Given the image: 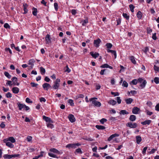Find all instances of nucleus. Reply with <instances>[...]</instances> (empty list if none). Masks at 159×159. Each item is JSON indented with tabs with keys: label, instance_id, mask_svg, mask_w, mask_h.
Segmentation results:
<instances>
[{
	"label": "nucleus",
	"instance_id": "nucleus-1",
	"mask_svg": "<svg viewBox=\"0 0 159 159\" xmlns=\"http://www.w3.org/2000/svg\"><path fill=\"white\" fill-rule=\"evenodd\" d=\"M95 99H97L96 98H89V101H92L93 104H94V106L98 107H100L101 106V104L99 101L97 100H94Z\"/></svg>",
	"mask_w": 159,
	"mask_h": 159
},
{
	"label": "nucleus",
	"instance_id": "nucleus-2",
	"mask_svg": "<svg viewBox=\"0 0 159 159\" xmlns=\"http://www.w3.org/2000/svg\"><path fill=\"white\" fill-rule=\"evenodd\" d=\"M81 145V144L80 143H71L67 144V145L66 146V147L67 148H77V146H80Z\"/></svg>",
	"mask_w": 159,
	"mask_h": 159
},
{
	"label": "nucleus",
	"instance_id": "nucleus-3",
	"mask_svg": "<svg viewBox=\"0 0 159 159\" xmlns=\"http://www.w3.org/2000/svg\"><path fill=\"white\" fill-rule=\"evenodd\" d=\"M60 80L59 79L57 78L54 82V84L52 86L53 89H58L60 86Z\"/></svg>",
	"mask_w": 159,
	"mask_h": 159
},
{
	"label": "nucleus",
	"instance_id": "nucleus-4",
	"mask_svg": "<svg viewBox=\"0 0 159 159\" xmlns=\"http://www.w3.org/2000/svg\"><path fill=\"white\" fill-rule=\"evenodd\" d=\"M126 125L130 128H135L138 126V124L136 123H132L130 122L127 123Z\"/></svg>",
	"mask_w": 159,
	"mask_h": 159
},
{
	"label": "nucleus",
	"instance_id": "nucleus-5",
	"mask_svg": "<svg viewBox=\"0 0 159 159\" xmlns=\"http://www.w3.org/2000/svg\"><path fill=\"white\" fill-rule=\"evenodd\" d=\"M143 80V79L142 78H139L138 80L136 79H134L131 82L133 84L135 85L138 84V83H141Z\"/></svg>",
	"mask_w": 159,
	"mask_h": 159
},
{
	"label": "nucleus",
	"instance_id": "nucleus-6",
	"mask_svg": "<svg viewBox=\"0 0 159 159\" xmlns=\"http://www.w3.org/2000/svg\"><path fill=\"white\" fill-rule=\"evenodd\" d=\"M102 41L99 38L97 39L96 40H94L93 42L94 46L98 48L99 46V44Z\"/></svg>",
	"mask_w": 159,
	"mask_h": 159
},
{
	"label": "nucleus",
	"instance_id": "nucleus-7",
	"mask_svg": "<svg viewBox=\"0 0 159 159\" xmlns=\"http://www.w3.org/2000/svg\"><path fill=\"white\" fill-rule=\"evenodd\" d=\"M19 154L8 155L5 154L3 157L4 158L11 159L12 157H15L18 156Z\"/></svg>",
	"mask_w": 159,
	"mask_h": 159
},
{
	"label": "nucleus",
	"instance_id": "nucleus-8",
	"mask_svg": "<svg viewBox=\"0 0 159 159\" xmlns=\"http://www.w3.org/2000/svg\"><path fill=\"white\" fill-rule=\"evenodd\" d=\"M140 110V109L138 107H134L132 108V113L133 114H138Z\"/></svg>",
	"mask_w": 159,
	"mask_h": 159
},
{
	"label": "nucleus",
	"instance_id": "nucleus-9",
	"mask_svg": "<svg viewBox=\"0 0 159 159\" xmlns=\"http://www.w3.org/2000/svg\"><path fill=\"white\" fill-rule=\"evenodd\" d=\"M3 142L6 143V145L9 147L12 148L14 146L10 142L8 141L7 139H4Z\"/></svg>",
	"mask_w": 159,
	"mask_h": 159
},
{
	"label": "nucleus",
	"instance_id": "nucleus-10",
	"mask_svg": "<svg viewBox=\"0 0 159 159\" xmlns=\"http://www.w3.org/2000/svg\"><path fill=\"white\" fill-rule=\"evenodd\" d=\"M70 121L71 123L75 122V119L74 117V116L72 114H70L68 116Z\"/></svg>",
	"mask_w": 159,
	"mask_h": 159
},
{
	"label": "nucleus",
	"instance_id": "nucleus-11",
	"mask_svg": "<svg viewBox=\"0 0 159 159\" xmlns=\"http://www.w3.org/2000/svg\"><path fill=\"white\" fill-rule=\"evenodd\" d=\"M84 20H82L80 22L83 26H86L88 22V18L87 17H84Z\"/></svg>",
	"mask_w": 159,
	"mask_h": 159
},
{
	"label": "nucleus",
	"instance_id": "nucleus-12",
	"mask_svg": "<svg viewBox=\"0 0 159 159\" xmlns=\"http://www.w3.org/2000/svg\"><path fill=\"white\" fill-rule=\"evenodd\" d=\"M42 86L44 90H48L49 88L51 87L50 85L47 83H45L42 85Z\"/></svg>",
	"mask_w": 159,
	"mask_h": 159
},
{
	"label": "nucleus",
	"instance_id": "nucleus-13",
	"mask_svg": "<svg viewBox=\"0 0 159 159\" xmlns=\"http://www.w3.org/2000/svg\"><path fill=\"white\" fill-rule=\"evenodd\" d=\"M11 80L13 83V84L15 85H19V83L17 82V79L16 77H14L11 79Z\"/></svg>",
	"mask_w": 159,
	"mask_h": 159
},
{
	"label": "nucleus",
	"instance_id": "nucleus-14",
	"mask_svg": "<svg viewBox=\"0 0 159 159\" xmlns=\"http://www.w3.org/2000/svg\"><path fill=\"white\" fill-rule=\"evenodd\" d=\"M90 54L92 57L94 58H96L98 57L99 55L98 53L95 52V53L94 52H90Z\"/></svg>",
	"mask_w": 159,
	"mask_h": 159
},
{
	"label": "nucleus",
	"instance_id": "nucleus-15",
	"mask_svg": "<svg viewBox=\"0 0 159 159\" xmlns=\"http://www.w3.org/2000/svg\"><path fill=\"white\" fill-rule=\"evenodd\" d=\"M43 119L45 121L47 122L51 123L52 122V120L51 118L49 117L45 116L43 115Z\"/></svg>",
	"mask_w": 159,
	"mask_h": 159
},
{
	"label": "nucleus",
	"instance_id": "nucleus-16",
	"mask_svg": "<svg viewBox=\"0 0 159 159\" xmlns=\"http://www.w3.org/2000/svg\"><path fill=\"white\" fill-rule=\"evenodd\" d=\"M119 136V134H112L110 136V137H109L107 139V141H111L112 140L113 138L115 137H118Z\"/></svg>",
	"mask_w": 159,
	"mask_h": 159
},
{
	"label": "nucleus",
	"instance_id": "nucleus-17",
	"mask_svg": "<svg viewBox=\"0 0 159 159\" xmlns=\"http://www.w3.org/2000/svg\"><path fill=\"white\" fill-rule=\"evenodd\" d=\"M141 84L140 85V87L141 89H143L145 87V86L147 83V81L145 80H143H143L141 83Z\"/></svg>",
	"mask_w": 159,
	"mask_h": 159
},
{
	"label": "nucleus",
	"instance_id": "nucleus-18",
	"mask_svg": "<svg viewBox=\"0 0 159 159\" xmlns=\"http://www.w3.org/2000/svg\"><path fill=\"white\" fill-rule=\"evenodd\" d=\"M24 109V110L25 111H28V110H30V107L28 106H27L25 105V104H20V110H21L22 109Z\"/></svg>",
	"mask_w": 159,
	"mask_h": 159
},
{
	"label": "nucleus",
	"instance_id": "nucleus-19",
	"mask_svg": "<svg viewBox=\"0 0 159 159\" xmlns=\"http://www.w3.org/2000/svg\"><path fill=\"white\" fill-rule=\"evenodd\" d=\"M107 52H111L112 54L114 56L115 58H116L117 57V54L115 50H113L110 49H107Z\"/></svg>",
	"mask_w": 159,
	"mask_h": 159
},
{
	"label": "nucleus",
	"instance_id": "nucleus-20",
	"mask_svg": "<svg viewBox=\"0 0 159 159\" xmlns=\"http://www.w3.org/2000/svg\"><path fill=\"white\" fill-rule=\"evenodd\" d=\"M51 38H50V35L47 34L46 36L45 40L46 41V43L48 44L51 42Z\"/></svg>",
	"mask_w": 159,
	"mask_h": 159
},
{
	"label": "nucleus",
	"instance_id": "nucleus-21",
	"mask_svg": "<svg viewBox=\"0 0 159 159\" xmlns=\"http://www.w3.org/2000/svg\"><path fill=\"white\" fill-rule=\"evenodd\" d=\"M49 151L58 154H60V152L57 149L55 148H51L50 149Z\"/></svg>",
	"mask_w": 159,
	"mask_h": 159
},
{
	"label": "nucleus",
	"instance_id": "nucleus-22",
	"mask_svg": "<svg viewBox=\"0 0 159 159\" xmlns=\"http://www.w3.org/2000/svg\"><path fill=\"white\" fill-rule=\"evenodd\" d=\"M152 122V120H145L144 121H143L142 122H141V124H142L143 125H149L150 123Z\"/></svg>",
	"mask_w": 159,
	"mask_h": 159
},
{
	"label": "nucleus",
	"instance_id": "nucleus-23",
	"mask_svg": "<svg viewBox=\"0 0 159 159\" xmlns=\"http://www.w3.org/2000/svg\"><path fill=\"white\" fill-rule=\"evenodd\" d=\"M28 7V5L27 4H23V10L24 12L23 14H26L28 12V10L27 9V7Z\"/></svg>",
	"mask_w": 159,
	"mask_h": 159
},
{
	"label": "nucleus",
	"instance_id": "nucleus-24",
	"mask_svg": "<svg viewBox=\"0 0 159 159\" xmlns=\"http://www.w3.org/2000/svg\"><path fill=\"white\" fill-rule=\"evenodd\" d=\"M125 102L127 104H130L133 102V100L132 98H129L125 99Z\"/></svg>",
	"mask_w": 159,
	"mask_h": 159
},
{
	"label": "nucleus",
	"instance_id": "nucleus-25",
	"mask_svg": "<svg viewBox=\"0 0 159 159\" xmlns=\"http://www.w3.org/2000/svg\"><path fill=\"white\" fill-rule=\"evenodd\" d=\"M35 61L34 59H30L29 61L28 64L30 65L31 67V68H33L34 66V63L35 62Z\"/></svg>",
	"mask_w": 159,
	"mask_h": 159
},
{
	"label": "nucleus",
	"instance_id": "nucleus-26",
	"mask_svg": "<svg viewBox=\"0 0 159 159\" xmlns=\"http://www.w3.org/2000/svg\"><path fill=\"white\" fill-rule=\"evenodd\" d=\"M136 143L137 144H140V142L142 140V138L140 135H137L136 137Z\"/></svg>",
	"mask_w": 159,
	"mask_h": 159
},
{
	"label": "nucleus",
	"instance_id": "nucleus-27",
	"mask_svg": "<svg viewBox=\"0 0 159 159\" xmlns=\"http://www.w3.org/2000/svg\"><path fill=\"white\" fill-rule=\"evenodd\" d=\"M136 16L139 19H141L143 16V14L140 11H139L137 13Z\"/></svg>",
	"mask_w": 159,
	"mask_h": 159
},
{
	"label": "nucleus",
	"instance_id": "nucleus-28",
	"mask_svg": "<svg viewBox=\"0 0 159 159\" xmlns=\"http://www.w3.org/2000/svg\"><path fill=\"white\" fill-rule=\"evenodd\" d=\"M108 103L110 105H112V106H114L117 103V102L115 100L111 99L108 101Z\"/></svg>",
	"mask_w": 159,
	"mask_h": 159
},
{
	"label": "nucleus",
	"instance_id": "nucleus-29",
	"mask_svg": "<svg viewBox=\"0 0 159 159\" xmlns=\"http://www.w3.org/2000/svg\"><path fill=\"white\" fill-rule=\"evenodd\" d=\"M96 128L99 130H102L105 129L106 128L105 126L97 125L95 126Z\"/></svg>",
	"mask_w": 159,
	"mask_h": 159
},
{
	"label": "nucleus",
	"instance_id": "nucleus-30",
	"mask_svg": "<svg viewBox=\"0 0 159 159\" xmlns=\"http://www.w3.org/2000/svg\"><path fill=\"white\" fill-rule=\"evenodd\" d=\"M136 118L135 115H132L130 116L129 120L130 121H133L136 120Z\"/></svg>",
	"mask_w": 159,
	"mask_h": 159
},
{
	"label": "nucleus",
	"instance_id": "nucleus-31",
	"mask_svg": "<svg viewBox=\"0 0 159 159\" xmlns=\"http://www.w3.org/2000/svg\"><path fill=\"white\" fill-rule=\"evenodd\" d=\"M131 62L134 64H136V62L135 61V58L134 56H131L129 58Z\"/></svg>",
	"mask_w": 159,
	"mask_h": 159
},
{
	"label": "nucleus",
	"instance_id": "nucleus-32",
	"mask_svg": "<svg viewBox=\"0 0 159 159\" xmlns=\"http://www.w3.org/2000/svg\"><path fill=\"white\" fill-rule=\"evenodd\" d=\"M32 10H33V11H32L33 15L34 16H37V11H38L37 8H35L34 7H33L32 8Z\"/></svg>",
	"mask_w": 159,
	"mask_h": 159
},
{
	"label": "nucleus",
	"instance_id": "nucleus-33",
	"mask_svg": "<svg viewBox=\"0 0 159 159\" xmlns=\"http://www.w3.org/2000/svg\"><path fill=\"white\" fill-rule=\"evenodd\" d=\"M19 89L17 87H13L12 88V91L14 93H17L19 92Z\"/></svg>",
	"mask_w": 159,
	"mask_h": 159
},
{
	"label": "nucleus",
	"instance_id": "nucleus-34",
	"mask_svg": "<svg viewBox=\"0 0 159 159\" xmlns=\"http://www.w3.org/2000/svg\"><path fill=\"white\" fill-rule=\"evenodd\" d=\"M129 114L128 112L126 111L125 110H122L120 112V114L125 115Z\"/></svg>",
	"mask_w": 159,
	"mask_h": 159
},
{
	"label": "nucleus",
	"instance_id": "nucleus-35",
	"mask_svg": "<svg viewBox=\"0 0 159 159\" xmlns=\"http://www.w3.org/2000/svg\"><path fill=\"white\" fill-rule=\"evenodd\" d=\"M8 141H11L12 143L15 142V140L13 137H10L7 139Z\"/></svg>",
	"mask_w": 159,
	"mask_h": 159
},
{
	"label": "nucleus",
	"instance_id": "nucleus-36",
	"mask_svg": "<svg viewBox=\"0 0 159 159\" xmlns=\"http://www.w3.org/2000/svg\"><path fill=\"white\" fill-rule=\"evenodd\" d=\"M40 70L41 74L42 75H44L46 72L44 68L43 67H40Z\"/></svg>",
	"mask_w": 159,
	"mask_h": 159
},
{
	"label": "nucleus",
	"instance_id": "nucleus-37",
	"mask_svg": "<svg viewBox=\"0 0 159 159\" xmlns=\"http://www.w3.org/2000/svg\"><path fill=\"white\" fill-rule=\"evenodd\" d=\"M123 17L125 18L127 20H128L129 18V16L128 15L127 13H123L122 14Z\"/></svg>",
	"mask_w": 159,
	"mask_h": 159
},
{
	"label": "nucleus",
	"instance_id": "nucleus-38",
	"mask_svg": "<svg viewBox=\"0 0 159 159\" xmlns=\"http://www.w3.org/2000/svg\"><path fill=\"white\" fill-rule=\"evenodd\" d=\"M105 46L107 47V48H108V49H109L111 48L113 46V45L111 43H107L106 44Z\"/></svg>",
	"mask_w": 159,
	"mask_h": 159
},
{
	"label": "nucleus",
	"instance_id": "nucleus-39",
	"mask_svg": "<svg viewBox=\"0 0 159 159\" xmlns=\"http://www.w3.org/2000/svg\"><path fill=\"white\" fill-rule=\"evenodd\" d=\"M48 155L49 156V157H53V158H58V157H57V155L54 154L53 153H51V152H49L48 153Z\"/></svg>",
	"mask_w": 159,
	"mask_h": 159
},
{
	"label": "nucleus",
	"instance_id": "nucleus-40",
	"mask_svg": "<svg viewBox=\"0 0 159 159\" xmlns=\"http://www.w3.org/2000/svg\"><path fill=\"white\" fill-rule=\"evenodd\" d=\"M129 8L130 9V10L132 12H134V9L135 8V6H134L133 4H130L129 6Z\"/></svg>",
	"mask_w": 159,
	"mask_h": 159
},
{
	"label": "nucleus",
	"instance_id": "nucleus-41",
	"mask_svg": "<svg viewBox=\"0 0 159 159\" xmlns=\"http://www.w3.org/2000/svg\"><path fill=\"white\" fill-rule=\"evenodd\" d=\"M68 103H70V106H74V101L72 99H69L68 100Z\"/></svg>",
	"mask_w": 159,
	"mask_h": 159
},
{
	"label": "nucleus",
	"instance_id": "nucleus-42",
	"mask_svg": "<svg viewBox=\"0 0 159 159\" xmlns=\"http://www.w3.org/2000/svg\"><path fill=\"white\" fill-rule=\"evenodd\" d=\"M4 74L5 75L8 79H10L11 77V75L7 72H5Z\"/></svg>",
	"mask_w": 159,
	"mask_h": 159
},
{
	"label": "nucleus",
	"instance_id": "nucleus-43",
	"mask_svg": "<svg viewBox=\"0 0 159 159\" xmlns=\"http://www.w3.org/2000/svg\"><path fill=\"white\" fill-rule=\"evenodd\" d=\"M54 6L55 10L56 11H57L58 8V4L56 2H54Z\"/></svg>",
	"mask_w": 159,
	"mask_h": 159
},
{
	"label": "nucleus",
	"instance_id": "nucleus-44",
	"mask_svg": "<svg viewBox=\"0 0 159 159\" xmlns=\"http://www.w3.org/2000/svg\"><path fill=\"white\" fill-rule=\"evenodd\" d=\"M154 82L156 84L159 83V78L157 77H155L154 79Z\"/></svg>",
	"mask_w": 159,
	"mask_h": 159
},
{
	"label": "nucleus",
	"instance_id": "nucleus-45",
	"mask_svg": "<svg viewBox=\"0 0 159 159\" xmlns=\"http://www.w3.org/2000/svg\"><path fill=\"white\" fill-rule=\"evenodd\" d=\"M107 121L106 119L105 118H102L100 120V122L102 124H103L105 122H106Z\"/></svg>",
	"mask_w": 159,
	"mask_h": 159
},
{
	"label": "nucleus",
	"instance_id": "nucleus-46",
	"mask_svg": "<svg viewBox=\"0 0 159 159\" xmlns=\"http://www.w3.org/2000/svg\"><path fill=\"white\" fill-rule=\"evenodd\" d=\"M156 33H153L152 34V38L154 40H156L157 39V37L156 36Z\"/></svg>",
	"mask_w": 159,
	"mask_h": 159
},
{
	"label": "nucleus",
	"instance_id": "nucleus-47",
	"mask_svg": "<svg viewBox=\"0 0 159 159\" xmlns=\"http://www.w3.org/2000/svg\"><path fill=\"white\" fill-rule=\"evenodd\" d=\"M32 137L31 136H28L27 137V141L28 142H30L32 140Z\"/></svg>",
	"mask_w": 159,
	"mask_h": 159
},
{
	"label": "nucleus",
	"instance_id": "nucleus-48",
	"mask_svg": "<svg viewBox=\"0 0 159 159\" xmlns=\"http://www.w3.org/2000/svg\"><path fill=\"white\" fill-rule=\"evenodd\" d=\"M148 34H150L152 32V30L150 27H147V28Z\"/></svg>",
	"mask_w": 159,
	"mask_h": 159
},
{
	"label": "nucleus",
	"instance_id": "nucleus-49",
	"mask_svg": "<svg viewBox=\"0 0 159 159\" xmlns=\"http://www.w3.org/2000/svg\"><path fill=\"white\" fill-rule=\"evenodd\" d=\"M122 86L125 87H127L128 86V84L127 82L125 80L123 81V83L122 84Z\"/></svg>",
	"mask_w": 159,
	"mask_h": 159
},
{
	"label": "nucleus",
	"instance_id": "nucleus-50",
	"mask_svg": "<svg viewBox=\"0 0 159 159\" xmlns=\"http://www.w3.org/2000/svg\"><path fill=\"white\" fill-rule=\"evenodd\" d=\"M32 87H37V86L38 85V84L35 83H34L31 82L30 83Z\"/></svg>",
	"mask_w": 159,
	"mask_h": 159
},
{
	"label": "nucleus",
	"instance_id": "nucleus-51",
	"mask_svg": "<svg viewBox=\"0 0 159 159\" xmlns=\"http://www.w3.org/2000/svg\"><path fill=\"white\" fill-rule=\"evenodd\" d=\"M25 101L28 103H32L33 101L30 99V98H26Z\"/></svg>",
	"mask_w": 159,
	"mask_h": 159
},
{
	"label": "nucleus",
	"instance_id": "nucleus-52",
	"mask_svg": "<svg viewBox=\"0 0 159 159\" xmlns=\"http://www.w3.org/2000/svg\"><path fill=\"white\" fill-rule=\"evenodd\" d=\"M75 152H77V153L82 154V152L80 148H77L75 150Z\"/></svg>",
	"mask_w": 159,
	"mask_h": 159
},
{
	"label": "nucleus",
	"instance_id": "nucleus-53",
	"mask_svg": "<svg viewBox=\"0 0 159 159\" xmlns=\"http://www.w3.org/2000/svg\"><path fill=\"white\" fill-rule=\"evenodd\" d=\"M154 69L155 71L158 72L159 70V66H156V65H155L154 66Z\"/></svg>",
	"mask_w": 159,
	"mask_h": 159
},
{
	"label": "nucleus",
	"instance_id": "nucleus-54",
	"mask_svg": "<svg viewBox=\"0 0 159 159\" xmlns=\"http://www.w3.org/2000/svg\"><path fill=\"white\" fill-rule=\"evenodd\" d=\"M110 120L112 121H116L117 120L116 117H113V116H111L109 118Z\"/></svg>",
	"mask_w": 159,
	"mask_h": 159
},
{
	"label": "nucleus",
	"instance_id": "nucleus-55",
	"mask_svg": "<svg viewBox=\"0 0 159 159\" xmlns=\"http://www.w3.org/2000/svg\"><path fill=\"white\" fill-rule=\"evenodd\" d=\"M116 100L118 104H120L121 102V100L120 99V97H117L116 98Z\"/></svg>",
	"mask_w": 159,
	"mask_h": 159
},
{
	"label": "nucleus",
	"instance_id": "nucleus-56",
	"mask_svg": "<svg viewBox=\"0 0 159 159\" xmlns=\"http://www.w3.org/2000/svg\"><path fill=\"white\" fill-rule=\"evenodd\" d=\"M143 51L145 53H147V52L149 51L148 47H145V49L143 50Z\"/></svg>",
	"mask_w": 159,
	"mask_h": 159
},
{
	"label": "nucleus",
	"instance_id": "nucleus-57",
	"mask_svg": "<svg viewBox=\"0 0 159 159\" xmlns=\"http://www.w3.org/2000/svg\"><path fill=\"white\" fill-rule=\"evenodd\" d=\"M6 96L7 98H11L12 97L11 94L10 92H8L6 93Z\"/></svg>",
	"mask_w": 159,
	"mask_h": 159
},
{
	"label": "nucleus",
	"instance_id": "nucleus-58",
	"mask_svg": "<svg viewBox=\"0 0 159 159\" xmlns=\"http://www.w3.org/2000/svg\"><path fill=\"white\" fill-rule=\"evenodd\" d=\"M111 93L112 95H114L115 97V96H119L120 95L119 93L118 92H111Z\"/></svg>",
	"mask_w": 159,
	"mask_h": 159
},
{
	"label": "nucleus",
	"instance_id": "nucleus-59",
	"mask_svg": "<svg viewBox=\"0 0 159 159\" xmlns=\"http://www.w3.org/2000/svg\"><path fill=\"white\" fill-rule=\"evenodd\" d=\"M84 95L82 94H80L78 95H77L76 97V98H84Z\"/></svg>",
	"mask_w": 159,
	"mask_h": 159
},
{
	"label": "nucleus",
	"instance_id": "nucleus-60",
	"mask_svg": "<svg viewBox=\"0 0 159 159\" xmlns=\"http://www.w3.org/2000/svg\"><path fill=\"white\" fill-rule=\"evenodd\" d=\"M116 21L117 22V24H116L117 25H119L121 23V19L120 18H118L116 20Z\"/></svg>",
	"mask_w": 159,
	"mask_h": 159
},
{
	"label": "nucleus",
	"instance_id": "nucleus-61",
	"mask_svg": "<svg viewBox=\"0 0 159 159\" xmlns=\"http://www.w3.org/2000/svg\"><path fill=\"white\" fill-rule=\"evenodd\" d=\"M147 147H145V148H144L143 150L142 151V154H145L146 153V150L147 149Z\"/></svg>",
	"mask_w": 159,
	"mask_h": 159
},
{
	"label": "nucleus",
	"instance_id": "nucleus-62",
	"mask_svg": "<svg viewBox=\"0 0 159 159\" xmlns=\"http://www.w3.org/2000/svg\"><path fill=\"white\" fill-rule=\"evenodd\" d=\"M71 12L72 15H75L77 13V10L75 9H72Z\"/></svg>",
	"mask_w": 159,
	"mask_h": 159
},
{
	"label": "nucleus",
	"instance_id": "nucleus-63",
	"mask_svg": "<svg viewBox=\"0 0 159 159\" xmlns=\"http://www.w3.org/2000/svg\"><path fill=\"white\" fill-rule=\"evenodd\" d=\"M4 28L7 29V28H10V26L9 25L8 23H6L4 24Z\"/></svg>",
	"mask_w": 159,
	"mask_h": 159
},
{
	"label": "nucleus",
	"instance_id": "nucleus-64",
	"mask_svg": "<svg viewBox=\"0 0 159 159\" xmlns=\"http://www.w3.org/2000/svg\"><path fill=\"white\" fill-rule=\"evenodd\" d=\"M108 67V64H104L103 65H102V66H101L100 67L102 68H107Z\"/></svg>",
	"mask_w": 159,
	"mask_h": 159
}]
</instances>
